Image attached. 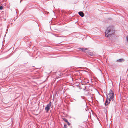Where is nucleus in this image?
I'll list each match as a JSON object with an SVG mask.
<instances>
[{
    "label": "nucleus",
    "mask_w": 128,
    "mask_h": 128,
    "mask_svg": "<svg viewBox=\"0 0 128 128\" xmlns=\"http://www.w3.org/2000/svg\"><path fill=\"white\" fill-rule=\"evenodd\" d=\"M78 14L80 16H84V13L82 12H80L78 13Z\"/></svg>",
    "instance_id": "4"
},
{
    "label": "nucleus",
    "mask_w": 128,
    "mask_h": 128,
    "mask_svg": "<svg viewBox=\"0 0 128 128\" xmlns=\"http://www.w3.org/2000/svg\"><path fill=\"white\" fill-rule=\"evenodd\" d=\"M114 97V94L112 90H110V93L107 96V99L105 105V106L108 105L111 100L113 101Z\"/></svg>",
    "instance_id": "1"
},
{
    "label": "nucleus",
    "mask_w": 128,
    "mask_h": 128,
    "mask_svg": "<svg viewBox=\"0 0 128 128\" xmlns=\"http://www.w3.org/2000/svg\"><path fill=\"white\" fill-rule=\"evenodd\" d=\"M64 120L67 123L68 122V120H66V119H64Z\"/></svg>",
    "instance_id": "6"
},
{
    "label": "nucleus",
    "mask_w": 128,
    "mask_h": 128,
    "mask_svg": "<svg viewBox=\"0 0 128 128\" xmlns=\"http://www.w3.org/2000/svg\"><path fill=\"white\" fill-rule=\"evenodd\" d=\"M52 102H50L47 105L45 108V110L46 112H48L50 109L51 106Z\"/></svg>",
    "instance_id": "3"
},
{
    "label": "nucleus",
    "mask_w": 128,
    "mask_h": 128,
    "mask_svg": "<svg viewBox=\"0 0 128 128\" xmlns=\"http://www.w3.org/2000/svg\"><path fill=\"white\" fill-rule=\"evenodd\" d=\"M80 49L81 50H82V51H84L85 50V49H83L82 48H80Z\"/></svg>",
    "instance_id": "8"
},
{
    "label": "nucleus",
    "mask_w": 128,
    "mask_h": 128,
    "mask_svg": "<svg viewBox=\"0 0 128 128\" xmlns=\"http://www.w3.org/2000/svg\"><path fill=\"white\" fill-rule=\"evenodd\" d=\"M124 61V60L122 59H119L117 61V62H122Z\"/></svg>",
    "instance_id": "5"
},
{
    "label": "nucleus",
    "mask_w": 128,
    "mask_h": 128,
    "mask_svg": "<svg viewBox=\"0 0 128 128\" xmlns=\"http://www.w3.org/2000/svg\"><path fill=\"white\" fill-rule=\"evenodd\" d=\"M64 127H65V128H66V125H64Z\"/></svg>",
    "instance_id": "11"
},
{
    "label": "nucleus",
    "mask_w": 128,
    "mask_h": 128,
    "mask_svg": "<svg viewBox=\"0 0 128 128\" xmlns=\"http://www.w3.org/2000/svg\"><path fill=\"white\" fill-rule=\"evenodd\" d=\"M68 123V124L69 125V126H70V123L68 122H67Z\"/></svg>",
    "instance_id": "9"
},
{
    "label": "nucleus",
    "mask_w": 128,
    "mask_h": 128,
    "mask_svg": "<svg viewBox=\"0 0 128 128\" xmlns=\"http://www.w3.org/2000/svg\"><path fill=\"white\" fill-rule=\"evenodd\" d=\"M127 40L128 42V36L126 37Z\"/></svg>",
    "instance_id": "10"
},
{
    "label": "nucleus",
    "mask_w": 128,
    "mask_h": 128,
    "mask_svg": "<svg viewBox=\"0 0 128 128\" xmlns=\"http://www.w3.org/2000/svg\"><path fill=\"white\" fill-rule=\"evenodd\" d=\"M114 32L115 31L111 27L108 28L105 32L106 37H110L114 33Z\"/></svg>",
    "instance_id": "2"
},
{
    "label": "nucleus",
    "mask_w": 128,
    "mask_h": 128,
    "mask_svg": "<svg viewBox=\"0 0 128 128\" xmlns=\"http://www.w3.org/2000/svg\"><path fill=\"white\" fill-rule=\"evenodd\" d=\"M3 9L2 6H0V10H2Z\"/></svg>",
    "instance_id": "7"
}]
</instances>
